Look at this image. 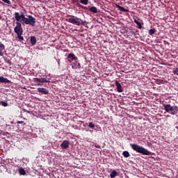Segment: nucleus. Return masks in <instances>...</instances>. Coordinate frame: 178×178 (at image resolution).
Wrapping results in <instances>:
<instances>
[{
    "instance_id": "obj_1",
    "label": "nucleus",
    "mask_w": 178,
    "mask_h": 178,
    "mask_svg": "<svg viewBox=\"0 0 178 178\" xmlns=\"http://www.w3.org/2000/svg\"><path fill=\"white\" fill-rule=\"evenodd\" d=\"M14 16L17 21V26L14 28V31L17 35V38L18 39V41L22 42V41H24V38L22 36L23 28H22V24H26L34 27L35 23H37V20L35 19V17L32 15H28V17H26V15H24V13L23 12L15 13Z\"/></svg>"
},
{
    "instance_id": "obj_2",
    "label": "nucleus",
    "mask_w": 178,
    "mask_h": 178,
    "mask_svg": "<svg viewBox=\"0 0 178 178\" xmlns=\"http://www.w3.org/2000/svg\"><path fill=\"white\" fill-rule=\"evenodd\" d=\"M131 147L134 151H136V152H138V154H142V155H151L152 154L149 150L137 144H131Z\"/></svg>"
},
{
    "instance_id": "obj_3",
    "label": "nucleus",
    "mask_w": 178,
    "mask_h": 178,
    "mask_svg": "<svg viewBox=\"0 0 178 178\" xmlns=\"http://www.w3.org/2000/svg\"><path fill=\"white\" fill-rule=\"evenodd\" d=\"M164 109L167 113L170 115H176L178 113V107L177 106H172L170 104H163Z\"/></svg>"
},
{
    "instance_id": "obj_4",
    "label": "nucleus",
    "mask_w": 178,
    "mask_h": 178,
    "mask_svg": "<svg viewBox=\"0 0 178 178\" xmlns=\"http://www.w3.org/2000/svg\"><path fill=\"white\" fill-rule=\"evenodd\" d=\"M33 80L38 87H42V86H44V83H49L50 81L46 78H33Z\"/></svg>"
},
{
    "instance_id": "obj_5",
    "label": "nucleus",
    "mask_w": 178,
    "mask_h": 178,
    "mask_svg": "<svg viewBox=\"0 0 178 178\" xmlns=\"http://www.w3.org/2000/svg\"><path fill=\"white\" fill-rule=\"evenodd\" d=\"M66 20L68 22V23H72V24H75L76 26H80V24H81V22L79 21V18H77V17H76V19L71 17L67 19Z\"/></svg>"
},
{
    "instance_id": "obj_6",
    "label": "nucleus",
    "mask_w": 178,
    "mask_h": 178,
    "mask_svg": "<svg viewBox=\"0 0 178 178\" xmlns=\"http://www.w3.org/2000/svg\"><path fill=\"white\" fill-rule=\"evenodd\" d=\"M38 92H40L41 94H44V95H48L49 94V91L48 89L44 88H38L37 89Z\"/></svg>"
},
{
    "instance_id": "obj_7",
    "label": "nucleus",
    "mask_w": 178,
    "mask_h": 178,
    "mask_svg": "<svg viewBox=\"0 0 178 178\" xmlns=\"http://www.w3.org/2000/svg\"><path fill=\"white\" fill-rule=\"evenodd\" d=\"M70 143H69L68 140H64L62 144L60 145L61 148H63V149H67V148H69V145Z\"/></svg>"
},
{
    "instance_id": "obj_8",
    "label": "nucleus",
    "mask_w": 178,
    "mask_h": 178,
    "mask_svg": "<svg viewBox=\"0 0 178 178\" xmlns=\"http://www.w3.org/2000/svg\"><path fill=\"white\" fill-rule=\"evenodd\" d=\"M115 86H116L118 92H123L122 85L118 81H115Z\"/></svg>"
},
{
    "instance_id": "obj_9",
    "label": "nucleus",
    "mask_w": 178,
    "mask_h": 178,
    "mask_svg": "<svg viewBox=\"0 0 178 178\" xmlns=\"http://www.w3.org/2000/svg\"><path fill=\"white\" fill-rule=\"evenodd\" d=\"M67 58L68 59H71V60H77V57H76V55L74 54L70 53L67 55Z\"/></svg>"
},
{
    "instance_id": "obj_10",
    "label": "nucleus",
    "mask_w": 178,
    "mask_h": 178,
    "mask_svg": "<svg viewBox=\"0 0 178 178\" xmlns=\"http://www.w3.org/2000/svg\"><path fill=\"white\" fill-rule=\"evenodd\" d=\"M0 83H8V84H10V80L8 79V78L0 76Z\"/></svg>"
},
{
    "instance_id": "obj_11",
    "label": "nucleus",
    "mask_w": 178,
    "mask_h": 178,
    "mask_svg": "<svg viewBox=\"0 0 178 178\" xmlns=\"http://www.w3.org/2000/svg\"><path fill=\"white\" fill-rule=\"evenodd\" d=\"M72 69H81V65L80 63L75 61L74 65H72Z\"/></svg>"
},
{
    "instance_id": "obj_12",
    "label": "nucleus",
    "mask_w": 178,
    "mask_h": 178,
    "mask_svg": "<svg viewBox=\"0 0 178 178\" xmlns=\"http://www.w3.org/2000/svg\"><path fill=\"white\" fill-rule=\"evenodd\" d=\"M115 6L118 8V10H120V12H129V10L124 8L122 6H119L118 4H115Z\"/></svg>"
},
{
    "instance_id": "obj_13",
    "label": "nucleus",
    "mask_w": 178,
    "mask_h": 178,
    "mask_svg": "<svg viewBox=\"0 0 178 178\" xmlns=\"http://www.w3.org/2000/svg\"><path fill=\"white\" fill-rule=\"evenodd\" d=\"M134 23H136V24H137V27L138 29H139V30H141L143 29V24H144V23H140V22H138L137 19H134Z\"/></svg>"
},
{
    "instance_id": "obj_14",
    "label": "nucleus",
    "mask_w": 178,
    "mask_h": 178,
    "mask_svg": "<svg viewBox=\"0 0 178 178\" xmlns=\"http://www.w3.org/2000/svg\"><path fill=\"white\" fill-rule=\"evenodd\" d=\"M116 176H119V174L118 173V172H116V170H113L110 174V177L115 178L116 177Z\"/></svg>"
},
{
    "instance_id": "obj_15",
    "label": "nucleus",
    "mask_w": 178,
    "mask_h": 178,
    "mask_svg": "<svg viewBox=\"0 0 178 178\" xmlns=\"http://www.w3.org/2000/svg\"><path fill=\"white\" fill-rule=\"evenodd\" d=\"M90 12L92 13H98V9L95 6H92L89 8Z\"/></svg>"
},
{
    "instance_id": "obj_16",
    "label": "nucleus",
    "mask_w": 178,
    "mask_h": 178,
    "mask_svg": "<svg viewBox=\"0 0 178 178\" xmlns=\"http://www.w3.org/2000/svg\"><path fill=\"white\" fill-rule=\"evenodd\" d=\"M31 45H34L35 44H37V38H35V36L31 37Z\"/></svg>"
},
{
    "instance_id": "obj_17",
    "label": "nucleus",
    "mask_w": 178,
    "mask_h": 178,
    "mask_svg": "<svg viewBox=\"0 0 178 178\" xmlns=\"http://www.w3.org/2000/svg\"><path fill=\"white\" fill-rule=\"evenodd\" d=\"M122 155L124 156V158H129V156H130V153H129L127 151H124L122 152Z\"/></svg>"
},
{
    "instance_id": "obj_18",
    "label": "nucleus",
    "mask_w": 178,
    "mask_h": 178,
    "mask_svg": "<svg viewBox=\"0 0 178 178\" xmlns=\"http://www.w3.org/2000/svg\"><path fill=\"white\" fill-rule=\"evenodd\" d=\"M0 105H1L2 106H9V104H8V102H3V101H1L0 102Z\"/></svg>"
},
{
    "instance_id": "obj_19",
    "label": "nucleus",
    "mask_w": 178,
    "mask_h": 178,
    "mask_svg": "<svg viewBox=\"0 0 178 178\" xmlns=\"http://www.w3.org/2000/svg\"><path fill=\"white\" fill-rule=\"evenodd\" d=\"M19 175H26V170L23 168H19Z\"/></svg>"
},
{
    "instance_id": "obj_20",
    "label": "nucleus",
    "mask_w": 178,
    "mask_h": 178,
    "mask_svg": "<svg viewBox=\"0 0 178 178\" xmlns=\"http://www.w3.org/2000/svg\"><path fill=\"white\" fill-rule=\"evenodd\" d=\"M79 2L82 3V5H88V0H79Z\"/></svg>"
},
{
    "instance_id": "obj_21",
    "label": "nucleus",
    "mask_w": 178,
    "mask_h": 178,
    "mask_svg": "<svg viewBox=\"0 0 178 178\" xmlns=\"http://www.w3.org/2000/svg\"><path fill=\"white\" fill-rule=\"evenodd\" d=\"M17 124H22V129H24V126H26V122L23 121H18Z\"/></svg>"
},
{
    "instance_id": "obj_22",
    "label": "nucleus",
    "mask_w": 178,
    "mask_h": 178,
    "mask_svg": "<svg viewBox=\"0 0 178 178\" xmlns=\"http://www.w3.org/2000/svg\"><path fill=\"white\" fill-rule=\"evenodd\" d=\"M4 60L6 61V63L9 65V66H12V61L10 59L4 58Z\"/></svg>"
},
{
    "instance_id": "obj_23",
    "label": "nucleus",
    "mask_w": 178,
    "mask_h": 178,
    "mask_svg": "<svg viewBox=\"0 0 178 178\" xmlns=\"http://www.w3.org/2000/svg\"><path fill=\"white\" fill-rule=\"evenodd\" d=\"M5 50V44L2 43V42H0V51Z\"/></svg>"
},
{
    "instance_id": "obj_24",
    "label": "nucleus",
    "mask_w": 178,
    "mask_h": 178,
    "mask_svg": "<svg viewBox=\"0 0 178 178\" xmlns=\"http://www.w3.org/2000/svg\"><path fill=\"white\" fill-rule=\"evenodd\" d=\"M88 127H90V129H95V124L90 122H89Z\"/></svg>"
},
{
    "instance_id": "obj_25",
    "label": "nucleus",
    "mask_w": 178,
    "mask_h": 178,
    "mask_svg": "<svg viewBox=\"0 0 178 178\" xmlns=\"http://www.w3.org/2000/svg\"><path fill=\"white\" fill-rule=\"evenodd\" d=\"M155 33V29H149V35H152Z\"/></svg>"
},
{
    "instance_id": "obj_26",
    "label": "nucleus",
    "mask_w": 178,
    "mask_h": 178,
    "mask_svg": "<svg viewBox=\"0 0 178 178\" xmlns=\"http://www.w3.org/2000/svg\"><path fill=\"white\" fill-rule=\"evenodd\" d=\"M5 3H7V5H12V3L9 0H1Z\"/></svg>"
},
{
    "instance_id": "obj_27",
    "label": "nucleus",
    "mask_w": 178,
    "mask_h": 178,
    "mask_svg": "<svg viewBox=\"0 0 178 178\" xmlns=\"http://www.w3.org/2000/svg\"><path fill=\"white\" fill-rule=\"evenodd\" d=\"M173 73H174V74H177V76H178V68H177L176 70H175L173 71Z\"/></svg>"
},
{
    "instance_id": "obj_28",
    "label": "nucleus",
    "mask_w": 178,
    "mask_h": 178,
    "mask_svg": "<svg viewBox=\"0 0 178 178\" xmlns=\"http://www.w3.org/2000/svg\"><path fill=\"white\" fill-rule=\"evenodd\" d=\"M81 24L82 26H86V21H82L81 23Z\"/></svg>"
},
{
    "instance_id": "obj_29",
    "label": "nucleus",
    "mask_w": 178,
    "mask_h": 178,
    "mask_svg": "<svg viewBox=\"0 0 178 178\" xmlns=\"http://www.w3.org/2000/svg\"><path fill=\"white\" fill-rule=\"evenodd\" d=\"M95 148H101V145H95Z\"/></svg>"
},
{
    "instance_id": "obj_30",
    "label": "nucleus",
    "mask_w": 178,
    "mask_h": 178,
    "mask_svg": "<svg viewBox=\"0 0 178 178\" xmlns=\"http://www.w3.org/2000/svg\"><path fill=\"white\" fill-rule=\"evenodd\" d=\"M147 145L148 147H151V145H152V143H151L150 142H147Z\"/></svg>"
},
{
    "instance_id": "obj_31",
    "label": "nucleus",
    "mask_w": 178,
    "mask_h": 178,
    "mask_svg": "<svg viewBox=\"0 0 178 178\" xmlns=\"http://www.w3.org/2000/svg\"><path fill=\"white\" fill-rule=\"evenodd\" d=\"M0 56H3V53L2 52V51H0Z\"/></svg>"
},
{
    "instance_id": "obj_32",
    "label": "nucleus",
    "mask_w": 178,
    "mask_h": 178,
    "mask_svg": "<svg viewBox=\"0 0 178 178\" xmlns=\"http://www.w3.org/2000/svg\"><path fill=\"white\" fill-rule=\"evenodd\" d=\"M17 126H18V127H19V126H20V125H19V124H18Z\"/></svg>"
}]
</instances>
